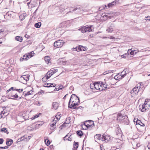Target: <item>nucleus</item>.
<instances>
[{
  "instance_id": "1",
  "label": "nucleus",
  "mask_w": 150,
  "mask_h": 150,
  "mask_svg": "<svg viewBox=\"0 0 150 150\" xmlns=\"http://www.w3.org/2000/svg\"><path fill=\"white\" fill-rule=\"evenodd\" d=\"M80 100L79 97L75 94H72L69 102L68 107L71 109L76 108V106L79 105Z\"/></svg>"
},
{
  "instance_id": "2",
  "label": "nucleus",
  "mask_w": 150,
  "mask_h": 150,
  "mask_svg": "<svg viewBox=\"0 0 150 150\" xmlns=\"http://www.w3.org/2000/svg\"><path fill=\"white\" fill-rule=\"evenodd\" d=\"M117 120L118 122H122L125 124H128L129 123L127 116L126 115H122L121 114H119L117 117Z\"/></svg>"
},
{
  "instance_id": "3",
  "label": "nucleus",
  "mask_w": 150,
  "mask_h": 150,
  "mask_svg": "<svg viewBox=\"0 0 150 150\" xmlns=\"http://www.w3.org/2000/svg\"><path fill=\"white\" fill-rule=\"evenodd\" d=\"M94 29V26L93 25L89 26L86 25L79 29V30L81 31L82 33H84L92 31Z\"/></svg>"
},
{
  "instance_id": "4",
  "label": "nucleus",
  "mask_w": 150,
  "mask_h": 150,
  "mask_svg": "<svg viewBox=\"0 0 150 150\" xmlns=\"http://www.w3.org/2000/svg\"><path fill=\"white\" fill-rule=\"evenodd\" d=\"M142 82H141L138 84V85H139V86H142ZM141 88V87H140L138 91H137L138 89V87L136 86L135 87H134L132 89V90L130 92V93L131 96L132 97H134L136 96L137 95L138 91H140V89Z\"/></svg>"
},
{
  "instance_id": "5",
  "label": "nucleus",
  "mask_w": 150,
  "mask_h": 150,
  "mask_svg": "<svg viewBox=\"0 0 150 150\" xmlns=\"http://www.w3.org/2000/svg\"><path fill=\"white\" fill-rule=\"evenodd\" d=\"M148 105L145 103L144 104L140 105L139 106V109L142 112L146 111L148 109Z\"/></svg>"
},
{
  "instance_id": "6",
  "label": "nucleus",
  "mask_w": 150,
  "mask_h": 150,
  "mask_svg": "<svg viewBox=\"0 0 150 150\" xmlns=\"http://www.w3.org/2000/svg\"><path fill=\"white\" fill-rule=\"evenodd\" d=\"M64 43L63 41L59 40L55 41L54 44V47L57 48L61 47Z\"/></svg>"
},
{
  "instance_id": "7",
  "label": "nucleus",
  "mask_w": 150,
  "mask_h": 150,
  "mask_svg": "<svg viewBox=\"0 0 150 150\" xmlns=\"http://www.w3.org/2000/svg\"><path fill=\"white\" fill-rule=\"evenodd\" d=\"M85 125L88 128H91L94 126V124L93 121L89 120L86 121L85 122Z\"/></svg>"
},
{
  "instance_id": "8",
  "label": "nucleus",
  "mask_w": 150,
  "mask_h": 150,
  "mask_svg": "<svg viewBox=\"0 0 150 150\" xmlns=\"http://www.w3.org/2000/svg\"><path fill=\"white\" fill-rule=\"evenodd\" d=\"M102 138V141H104L105 142H107L110 140V136L109 135H102L101 136Z\"/></svg>"
},
{
  "instance_id": "9",
  "label": "nucleus",
  "mask_w": 150,
  "mask_h": 150,
  "mask_svg": "<svg viewBox=\"0 0 150 150\" xmlns=\"http://www.w3.org/2000/svg\"><path fill=\"white\" fill-rule=\"evenodd\" d=\"M100 82H97L96 83H94L95 89L96 90H99L100 91H102V89L100 87Z\"/></svg>"
},
{
  "instance_id": "10",
  "label": "nucleus",
  "mask_w": 150,
  "mask_h": 150,
  "mask_svg": "<svg viewBox=\"0 0 150 150\" xmlns=\"http://www.w3.org/2000/svg\"><path fill=\"white\" fill-rule=\"evenodd\" d=\"M68 119L69 120V121L67 122H65L62 125H61L59 127V128L61 129H62L63 128H64L65 127H66L67 126V124H68L70 122V118H66V121H67V120Z\"/></svg>"
},
{
  "instance_id": "11",
  "label": "nucleus",
  "mask_w": 150,
  "mask_h": 150,
  "mask_svg": "<svg viewBox=\"0 0 150 150\" xmlns=\"http://www.w3.org/2000/svg\"><path fill=\"white\" fill-rule=\"evenodd\" d=\"M30 75L28 74L26 75H22L21 77V79H23L25 81V82L28 81L29 79Z\"/></svg>"
},
{
  "instance_id": "12",
  "label": "nucleus",
  "mask_w": 150,
  "mask_h": 150,
  "mask_svg": "<svg viewBox=\"0 0 150 150\" xmlns=\"http://www.w3.org/2000/svg\"><path fill=\"white\" fill-rule=\"evenodd\" d=\"M101 136L100 134H98L95 135L94 138L96 142L98 140H102V138L101 137Z\"/></svg>"
},
{
  "instance_id": "13",
  "label": "nucleus",
  "mask_w": 150,
  "mask_h": 150,
  "mask_svg": "<svg viewBox=\"0 0 150 150\" xmlns=\"http://www.w3.org/2000/svg\"><path fill=\"white\" fill-rule=\"evenodd\" d=\"M29 127L32 128L30 129V130H33L38 129L39 128V126L36 125V123H35L33 124L32 126L28 127V128H29Z\"/></svg>"
},
{
  "instance_id": "14",
  "label": "nucleus",
  "mask_w": 150,
  "mask_h": 150,
  "mask_svg": "<svg viewBox=\"0 0 150 150\" xmlns=\"http://www.w3.org/2000/svg\"><path fill=\"white\" fill-rule=\"evenodd\" d=\"M123 71L122 72H121V74H122V73H123ZM126 75V73H125L124 74H123L122 75H119V78L118 77V75H117L115 76L114 78L115 79H116V80H118L119 79H122V78H124L125 76Z\"/></svg>"
},
{
  "instance_id": "15",
  "label": "nucleus",
  "mask_w": 150,
  "mask_h": 150,
  "mask_svg": "<svg viewBox=\"0 0 150 150\" xmlns=\"http://www.w3.org/2000/svg\"><path fill=\"white\" fill-rule=\"evenodd\" d=\"M114 27V25L112 23L110 26L106 30L109 32L111 33L113 31V28Z\"/></svg>"
},
{
  "instance_id": "16",
  "label": "nucleus",
  "mask_w": 150,
  "mask_h": 150,
  "mask_svg": "<svg viewBox=\"0 0 150 150\" xmlns=\"http://www.w3.org/2000/svg\"><path fill=\"white\" fill-rule=\"evenodd\" d=\"M100 84V87H101V88L103 89L102 91L105 90L107 89V85L106 82L104 83L103 82H101Z\"/></svg>"
},
{
  "instance_id": "17",
  "label": "nucleus",
  "mask_w": 150,
  "mask_h": 150,
  "mask_svg": "<svg viewBox=\"0 0 150 150\" xmlns=\"http://www.w3.org/2000/svg\"><path fill=\"white\" fill-rule=\"evenodd\" d=\"M30 57L28 56V54H26L24 55L23 57H21L20 59V60L21 61H22L23 60L25 61L27 60L28 59L30 58Z\"/></svg>"
},
{
  "instance_id": "18",
  "label": "nucleus",
  "mask_w": 150,
  "mask_h": 150,
  "mask_svg": "<svg viewBox=\"0 0 150 150\" xmlns=\"http://www.w3.org/2000/svg\"><path fill=\"white\" fill-rule=\"evenodd\" d=\"M53 74L52 72L50 71V70L47 72V76L45 77V79L47 80Z\"/></svg>"
},
{
  "instance_id": "19",
  "label": "nucleus",
  "mask_w": 150,
  "mask_h": 150,
  "mask_svg": "<svg viewBox=\"0 0 150 150\" xmlns=\"http://www.w3.org/2000/svg\"><path fill=\"white\" fill-rule=\"evenodd\" d=\"M50 57L49 56H46L44 57V60L45 62L48 64L50 63Z\"/></svg>"
},
{
  "instance_id": "20",
  "label": "nucleus",
  "mask_w": 150,
  "mask_h": 150,
  "mask_svg": "<svg viewBox=\"0 0 150 150\" xmlns=\"http://www.w3.org/2000/svg\"><path fill=\"white\" fill-rule=\"evenodd\" d=\"M116 135H117L119 136L121 135L122 131L120 128L117 127L116 130Z\"/></svg>"
},
{
  "instance_id": "21",
  "label": "nucleus",
  "mask_w": 150,
  "mask_h": 150,
  "mask_svg": "<svg viewBox=\"0 0 150 150\" xmlns=\"http://www.w3.org/2000/svg\"><path fill=\"white\" fill-rule=\"evenodd\" d=\"M52 106L54 110H57L59 106V104L58 103L56 102H53L52 103Z\"/></svg>"
},
{
  "instance_id": "22",
  "label": "nucleus",
  "mask_w": 150,
  "mask_h": 150,
  "mask_svg": "<svg viewBox=\"0 0 150 150\" xmlns=\"http://www.w3.org/2000/svg\"><path fill=\"white\" fill-rule=\"evenodd\" d=\"M78 143L77 142H74V144H73V150H77V149L78 148Z\"/></svg>"
},
{
  "instance_id": "23",
  "label": "nucleus",
  "mask_w": 150,
  "mask_h": 150,
  "mask_svg": "<svg viewBox=\"0 0 150 150\" xmlns=\"http://www.w3.org/2000/svg\"><path fill=\"white\" fill-rule=\"evenodd\" d=\"M13 141L11 139H9L8 141L6 142V144L8 147L10 146L13 143Z\"/></svg>"
},
{
  "instance_id": "24",
  "label": "nucleus",
  "mask_w": 150,
  "mask_h": 150,
  "mask_svg": "<svg viewBox=\"0 0 150 150\" xmlns=\"http://www.w3.org/2000/svg\"><path fill=\"white\" fill-rule=\"evenodd\" d=\"M137 125H140L141 126H145V125L140 120H137L135 122Z\"/></svg>"
},
{
  "instance_id": "25",
  "label": "nucleus",
  "mask_w": 150,
  "mask_h": 150,
  "mask_svg": "<svg viewBox=\"0 0 150 150\" xmlns=\"http://www.w3.org/2000/svg\"><path fill=\"white\" fill-rule=\"evenodd\" d=\"M76 10H77L78 12H80L81 11H83V8L82 7H80L79 8H76L72 10V11H73Z\"/></svg>"
},
{
  "instance_id": "26",
  "label": "nucleus",
  "mask_w": 150,
  "mask_h": 150,
  "mask_svg": "<svg viewBox=\"0 0 150 150\" xmlns=\"http://www.w3.org/2000/svg\"><path fill=\"white\" fill-rule=\"evenodd\" d=\"M15 39L17 41H18L20 42H21L23 40V38L22 37L19 36H16L15 37Z\"/></svg>"
},
{
  "instance_id": "27",
  "label": "nucleus",
  "mask_w": 150,
  "mask_h": 150,
  "mask_svg": "<svg viewBox=\"0 0 150 150\" xmlns=\"http://www.w3.org/2000/svg\"><path fill=\"white\" fill-rule=\"evenodd\" d=\"M116 2L115 1H113L111 3H110L108 4V7L110 8L112 7L115 4Z\"/></svg>"
},
{
  "instance_id": "28",
  "label": "nucleus",
  "mask_w": 150,
  "mask_h": 150,
  "mask_svg": "<svg viewBox=\"0 0 150 150\" xmlns=\"http://www.w3.org/2000/svg\"><path fill=\"white\" fill-rule=\"evenodd\" d=\"M50 129L52 130H54L56 128V125L54 124L50 123Z\"/></svg>"
},
{
  "instance_id": "29",
  "label": "nucleus",
  "mask_w": 150,
  "mask_h": 150,
  "mask_svg": "<svg viewBox=\"0 0 150 150\" xmlns=\"http://www.w3.org/2000/svg\"><path fill=\"white\" fill-rule=\"evenodd\" d=\"M41 25V23L39 22L35 23V26L36 28H39L40 27Z\"/></svg>"
},
{
  "instance_id": "30",
  "label": "nucleus",
  "mask_w": 150,
  "mask_h": 150,
  "mask_svg": "<svg viewBox=\"0 0 150 150\" xmlns=\"http://www.w3.org/2000/svg\"><path fill=\"white\" fill-rule=\"evenodd\" d=\"M11 97H12L13 98H11V97L9 98V99H16V98H18V95L16 94L15 95L13 96H11Z\"/></svg>"
},
{
  "instance_id": "31",
  "label": "nucleus",
  "mask_w": 150,
  "mask_h": 150,
  "mask_svg": "<svg viewBox=\"0 0 150 150\" xmlns=\"http://www.w3.org/2000/svg\"><path fill=\"white\" fill-rule=\"evenodd\" d=\"M76 133L77 135L79 136L80 137H81L83 135V132L81 130H79L76 132Z\"/></svg>"
},
{
  "instance_id": "32",
  "label": "nucleus",
  "mask_w": 150,
  "mask_h": 150,
  "mask_svg": "<svg viewBox=\"0 0 150 150\" xmlns=\"http://www.w3.org/2000/svg\"><path fill=\"white\" fill-rule=\"evenodd\" d=\"M1 131L2 132H4L5 133L7 132V134H8V132H7V129L5 128H2L1 129Z\"/></svg>"
},
{
  "instance_id": "33",
  "label": "nucleus",
  "mask_w": 150,
  "mask_h": 150,
  "mask_svg": "<svg viewBox=\"0 0 150 150\" xmlns=\"http://www.w3.org/2000/svg\"><path fill=\"white\" fill-rule=\"evenodd\" d=\"M33 91H32L27 92L25 94V96H28L29 95L33 94Z\"/></svg>"
},
{
  "instance_id": "34",
  "label": "nucleus",
  "mask_w": 150,
  "mask_h": 150,
  "mask_svg": "<svg viewBox=\"0 0 150 150\" xmlns=\"http://www.w3.org/2000/svg\"><path fill=\"white\" fill-rule=\"evenodd\" d=\"M131 50L130 49H129L128 50V53H130V54L131 55H133L134 54V52L135 51V50H132L131 51Z\"/></svg>"
},
{
  "instance_id": "35",
  "label": "nucleus",
  "mask_w": 150,
  "mask_h": 150,
  "mask_svg": "<svg viewBox=\"0 0 150 150\" xmlns=\"http://www.w3.org/2000/svg\"><path fill=\"white\" fill-rule=\"evenodd\" d=\"M60 118L59 116L57 115L55 118L54 119V121H57Z\"/></svg>"
},
{
  "instance_id": "36",
  "label": "nucleus",
  "mask_w": 150,
  "mask_h": 150,
  "mask_svg": "<svg viewBox=\"0 0 150 150\" xmlns=\"http://www.w3.org/2000/svg\"><path fill=\"white\" fill-rule=\"evenodd\" d=\"M82 128L83 129V130H86L88 129V128L86 126V125H85V122H84V124L82 125Z\"/></svg>"
},
{
  "instance_id": "37",
  "label": "nucleus",
  "mask_w": 150,
  "mask_h": 150,
  "mask_svg": "<svg viewBox=\"0 0 150 150\" xmlns=\"http://www.w3.org/2000/svg\"><path fill=\"white\" fill-rule=\"evenodd\" d=\"M34 54L33 51H32L30 52L29 53H28V56H29L30 58H31L33 56V54Z\"/></svg>"
},
{
  "instance_id": "38",
  "label": "nucleus",
  "mask_w": 150,
  "mask_h": 150,
  "mask_svg": "<svg viewBox=\"0 0 150 150\" xmlns=\"http://www.w3.org/2000/svg\"><path fill=\"white\" fill-rule=\"evenodd\" d=\"M45 143L46 144L47 146H49L50 144V142L49 140L48 139H45Z\"/></svg>"
},
{
  "instance_id": "39",
  "label": "nucleus",
  "mask_w": 150,
  "mask_h": 150,
  "mask_svg": "<svg viewBox=\"0 0 150 150\" xmlns=\"http://www.w3.org/2000/svg\"><path fill=\"white\" fill-rule=\"evenodd\" d=\"M119 144V146H115L113 147L112 148H113V149L116 148L115 149H119L121 147H122V144L120 143Z\"/></svg>"
},
{
  "instance_id": "40",
  "label": "nucleus",
  "mask_w": 150,
  "mask_h": 150,
  "mask_svg": "<svg viewBox=\"0 0 150 150\" xmlns=\"http://www.w3.org/2000/svg\"><path fill=\"white\" fill-rule=\"evenodd\" d=\"M19 17L21 21L25 19V16L23 14H21Z\"/></svg>"
},
{
  "instance_id": "41",
  "label": "nucleus",
  "mask_w": 150,
  "mask_h": 150,
  "mask_svg": "<svg viewBox=\"0 0 150 150\" xmlns=\"http://www.w3.org/2000/svg\"><path fill=\"white\" fill-rule=\"evenodd\" d=\"M68 134L67 135L64 137V140H68L70 141L71 140V139H70V137H68Z\"/></svg>"
},
{
  "instance_id": "42",
  "label": "nucleus",
  "mask_w": 150,
  "mask_h": 150,
  "mask_svg": "<svg viewBox=\"0 0 150 150\" xmlns=\"http://www.w3.org/2000/svg\"><path fill=\"white\" fill-rule=\"evenodd\" d=\"M84 48L83 46H80L78 48V50L80 51H85Z\"/></svg>"
},
{
  "instance_id": "43",
  "label": "nucleus",
  "mask_w": 150,
  "mask_h": 150,
  "mask_svg": "<svg viewBox=\"0 0 150 150\" xmlns=\"http://www.w3.org/2000/svg\"><path fill=\"white\" fill-rule=\"evenodd\" d=\"M94 83H91L90 85V88L92 89H93L95 88Z\"/></svg>"
},
{
  "instance_id": "44",
  "label": "nucleus",
  "mask_w": 150,
  "mask_h": 150,
  "mask_svg": "<svg viewBox=\"0 0 150 150\" xmlns=\"http://www.w3.org/2000/svg\"><path fill=\"white\" fill-rule=\"evenodd\" d=\"M57 71V70L56 69L50 70V71L52 72L53 74L56 73Z\"/></svg>"
},
{
  "instance_id": "45",
  "label": "nucleus",
  "mask_w": 150,
  "mask_h": 150,
  "mask_svg": "<svg viewBox=\"0 0 150 150\" xmlns=\"http://www.w3.org/2000/svg\"><path fill=\"white\" fill-rule=\"evenodd\" d=\"M6 112L5 111V110H4L3 111H1V112L0 115L1 116V118H2L3 115H4L6 113Z\"/></svg>"
},
{
  "instance_id": "46",
  "label": "nucleus",
  "mask_w": 150,
  "mask_h": 150,
  "mask_svg": "<svg viewBox=\"0 0 150 150\" xmlns=\"http://www.w3.org/2000/svg\"><path fill=\"white\" fill-rule=\"evenodd\" d=\"M40 114V113L39 115H38V114L36 115L35 116H34V117H32L31 118V120H34L35 118L38 117L39 116V115Z\"/></svg>"
},
{
  "instance_id": "47",
  "label": "nucleus",
  "mask_w": 150,
  "mask_h": 150,
  "mask_svg": "<svg viewBox=\"0 0 150 150\" xmlns=\"http://www.w3.org/2000/svg\"><path fill=\"white\" fill-rule=\"evenodd\" d=\"M105 7H100L99 8V10L101 11V10H103V9H105V7L106 8L107 6L106 5H105Z\"/></svg>"
},
{
  "instance_id": "48",
  "label": "nucleus",
  "mask_w": 150,
  "mask_h": 150,
  "mask_svg": "<svg viewBox=\"0 0 150 150\" xmlns=\"http://www.w3.org/2000/svg\"><path fill=\"white\" fill-rule=\"evenodd\" d=\"M14 90H16L19 92V93H21L23 91V89H15Z\"/></svg>"
},
{
  "instance_id": "49",
  "label": "nucleus",
  "mask_w": 150,
  "mask_h": 150,
  "mask_svg": "<svg viewBox=\"0 0 150 150\" xmlns=\"http://www.w3.org/2000/svg\"><path fill=\"white\" fill-rule=\"evenodd\" d=\"M138 144H139L138 143L136 144V143H135L134 142H133L132 143V144L133 145V147L135 146H137V147L139 146V145L138 146Z\"/></svg>"
},
{
  "instance_id": "50",
  "label": "nucleus",
  "mask_w": 150,
  "mask_h": 150,
  "mask_svg": "<svg viewBox=\"0 0 150 150\" xmlns=\"http://www.w3.org/2000/svg\"><path fill=\"white\" fill-rule=\"evenodd\" d=\"M56 86V85L55 84H54L53 83H50V85L49 86L50 87H55Z\"/></svg>"
},
{
  "instance_id": "51",
  "label": "nucleus",
  "mask_w": 150,
  "mask_h": 150,
  "mask_svg": "<svg viewBox=\"0 0 150 150\" xmlns=\"http://www.w3.org/2000/svg\"><path fill=\"white\" fill-rule=\"evenodd\" d=\"M25 140L24 139V137H22L21 138H20V139H18L17 141V142H20V141H22V140Z\"/></svg>"
},
{
  "instance_id": "52",
  "label": "nucleus",
  "mask_w": 150,
  "mask_h": 150,
  "mask_svg": "<svg viewBox=\"0 0 150 150\" xmlns=\"http://www.w3.org/2000/svg\"><path fill=\"white\" fill-rule=\"evenodd\" d=\"M111 71H105L103 73V74L105 75L107 74H108L109 73H110Z\"/></svg>"
},
{
  "instance_id": "53",
  "label": "nucleus",
  "mask_w": 150,
  "mask_h": 150,
  "mask_svg": "<svg viewBox=\"0 0 150 150\" xmlns=\"http://www.w3.org/2000/svg\"><path fill=\"white\" fill-rule=\"evenodd\" d=\"M127 56V54H124L123 55H122L121 56V57L122 58H124L126 57Z\"/></svg>"
},
{
  "instance_id": "54",
  "label": "nucleus",
  "mask_w": 150,
  "mask_h": 150,
  "mask_svg": "<svg viewBox=\"0 0 150 150\" xmlns=\"http://www.w3.org/2000/svg\"><path fill=\"white\" fill-rule=\"evenodd\" d=\"M50 83H47V84H45L44 86L46 87H50L49 86L50 85Z\"/></svg>"
},
{
  "instance_id": "55",
  "label": "nucleus",
  "mask_w": 150,
  "mask_h": 150,
  "mask_svg": "<svg viewBox=\"0 0 150 150\" xmlns=\"http://www.w3.org/2000/svg\"><path fill=\"white\" fill-rule=\"evenodd\" d=\"M4 142V140L2 138H0V144H3Z\"/></svg>"
},
{
  "instance_id": "56",
  "label": "nucleus",
  "mask_w": 150,
  "mask_h": 150,
  "mask_svg": "<svg viewBox=\"0 0 150 150\" xmlns=\"http://www.w3.org/2000/svg\"><path fill=\"white\" fill-rule=\"evenodd\" d=\"M8 147L7 146H5L4 147L0 146V149H8Z\"/></svg>"
},
{
  "instance_id": "57",
  "label": "nucleus",
  "mask_w": 150,
  "mask_h": 150,
  "mask_svg": "<svg viewBox=\"0 0 150 150\" xmlns=\"http://www.w3.org/2000/svg\"><path fill=\"white\" fill-rule=\"evenodd\" d=\"M58 88L59 90H60L62 89L63 88H64V87L62 85H60L59 86Z\"/></svg>"
},
{
  "instance_id": "58",
  "label": "nucleus",
  "mask_w": 150,
  "mask_h": 150,
  "mask_svg": "<svg viewBox=\"0 0 150 150\" xmlns=\"http://www.w3.org/2000/svg\"><path fill=\"white\" fill-rule=\"evenodd\" d=\"M57 121H54V119L53 120V121L51 123L52 124H54V125H55Z\"/></svg>"
},
{
  "instance_id": "59",
  "label": "nucleus",
  "mask_w": 150,
  "mask_h": 150,
  "mask_svg": "<svg viewBox=\"0 0 150 150\" xmlns=\"http://www.w3.org/2000/svg\"><path fill=\"white\" fill-rule=\"evenodd\" d=\"M36 123V125L38 126H39H39H40L41 125H42V124H40V123H39V122H37Z\"/></svg>"
},
{
  "instance_id": "60",
  "label": "nucleus",
  "mask_w": 150,
  "mask_h": 150,
  "mask_svg": "<svg viewBox=\"0 0 150 150\" xmlns=\"http://www.w3.org/2000/svg\"><path fill=\"white\" fill-rule=\"evenodd\" d=\"M100 149L101 150H105L103 148V146L101 145L100 146Z\"/></svg>"
},
{
  "instance_id": "61",
  "label": "nucleus",
  "mask_w": 150,
  "mask_h": 150,
  "mask_svg": "<svg viewBox=\"0 0 150 150\" xmlns=\"http://www.w3.org/2000/svg\"><path fill=\"white\" fill-rule=\"evenodd\" d=\"M59 90V89L58 88H56L54 89L55 91H57Z\"/></svg>"
},
{
  "instance_id": "62",
  "label": "nucleus",
  "mask_w": 150,
  "mask_h": 150,
  "mask_svg": "<svg viewBox=\"0 0 150 150\" xmlns=\"http://www.w3.org/2000/svg\"><path fill=\"white\" fill-rule=\"evenodd\" d=\"M23 137H24V140H25V139H27V136L26 135H24L23 136Z\"/></svg>"
},
{
  "instance_id": "63",
  "label": "nucleus",
  "mask_w": 150,
  "mask_h": 150,
  "mask_svg": "<svg viewBox=\"0 0 150 150\" xmlns=\"http://www.w3.org/2000/svg\"><path fill=\"white\" fill-rule=\"evenodd\" d=\"M109 38L110 39H115V38L114 37H113L112 36H110V37Z\"/></svg>"
},
{
  "instance_id": "64",
  "label": "nucleus",
  "mask_w": 150,
  "mask_h": 150,
  "mask_svg": "<svg viewBox=\"0 0 150 150\" xmlns=\"http://www.w3.org/2000/svg\"><path fill=\"white\" fill-rule=\"evenodd\" d=\"M147 147L149 149H150V143L147 145Z\"/></svg>"
}]
</instances>
